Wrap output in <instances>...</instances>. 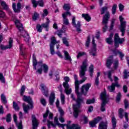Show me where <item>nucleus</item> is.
<instances>
[{
	"label": "nucleus",
	"mask_w": 129,
	"mask_h": 129,
	"mask_svg": "<svg viewBox=\"0 0 129 129\" xmlns=\"http://www.w3.org/2000/svg\"><path fill=\"white\" fill-rule=\"evenodd\" d=\"M87 59H85L82 63V65L81 66V70H80V77L82 78V80L80 81H78V78L77 75H74V78L75 79V91L77 94V100L74 97L73 94H71V97L73 100L76 101V104L74 105V116L75 118L78 117V114L80 110V106L82 103H84V99L81 97L82 94L79 93V84H82L83 82L87 79V78L85 77V72L87 71Z\"/></svg>",
	"instance_id": "nucleus-1"
},
{
	"label": "nucleus",
	"mask_w": 129,
	"mask_h": 129,
	"mask_svg": "<svg viewBox=\"0 0 129 129\" xmlns=\"http://www.w3.org/2000/svg\"><path fill=\"white\" fill-rule=\"evenodd\" d=\"M107 10H108V7L106 6H104L100 9L101 15H103V14H105L106 12V14L104 16L102 22V25L103 26V33H105V32H106V30H107V24H108V20H109V18L110 17L109 12H107Z\"/></svg>",
	"instance_id": "nucleus-2"
},
{
	"label": "nucleus",
	"mask_w": 129,
	"mask_h": 129,
	"mask_svg": "<svg viewBox=\"0 0 129 129\" xmlns=\"http://www.w3.org/2000/svg\"><path fill=\"white\" fill-rule=\"evenodd\" d=\"M15 25H16V27L18 28V30L21 32V36L24 38L25 42L29 43V41H30V36L27 31L24 30V26H23V24L21 23L20 20H16L15 21Z\"/></svg>",
	"instance_id": "nucleus-3"
},
{
	"label": "nucleus",
	"mask_w": 129,
	"mask_h": 129,
	"mask_svg": "<svg viewBox=\"0 0 129 129\" xmlns=\"http://www.w3.org/2000/svg\"><path fill=\"white\" fill-rule=\"evenodd\" d=\"M33 64L34 67L33 69H34V70H37V68H39V67H42L44 72L45 73H48V70H49V67H48V65L45 63L43 64L42 61L37 62L35 54H33Z\"/></svg>",
	"instance_id": "nucleus-4"
},
{
	"label": "nucleus",
	"mask_w": 129,
	"mask_h": 129,
	"mask_svg": "<svg viewBox=\"0 0 129 129\" xmlns=\"http://www.w3.org/2000/svg\"><path fill=\"white\" fill-rule=\"evenodd\" d=\"M54 122L55 124L49 120H47L48 128H51V125L52 127H56V125H58L59 127H62V128L65 129V125H66V124H61L59 123V121H58V118L57 117H54Z\"/></svg>",
	"instance_id": "nucleus-5"
},
{
	"label": "nucleus",
	"mask_w": 129,
	"mask_h": 129,
	"mask_svg": "<svg viewBox=\"0 0 129 129\" xmlns=\"http://www.w3.org/2000/svg\"><path fill=\"white\" fill-rule=\"evenodd\" d=\"M108 95L106 94V91L104 89V91L101 93L100 98L102 101L101 106V111H105V105L107 103L106 99H107Z\"/></svg>",
	"instance_id": "nucleus-6"
},
{
	"label": "nucleus",
	"mask_w": 129,
	"mask_h": 129,
	"mask_svg": "<svg viewBox=\"0 0 129 129\" xmlns=\"http://www.w3.org/2000/svg\"><path fill=\"white\" fill-rule=\"evenodd\" d=\"M72 25L76 29L77 32L78 33H80L81 32V23L80 21H78L76 23V17L75 16H73L72 19Z\"/></svg>",
	"instance_id": "nucleus-7"
},
{
	"label": "nucleus",
	"mask_w": 129,
	"mask_h": 129,
	"mask_svg": "<svg viewBox=\"0 0 129 129\" xmlns=\"http://www.w3.org/2000/svg\"><path fill=\"white\" fill-rule=\"evenodd\" d=\"M114 45L116 48H117L119 46V44H122L123 42H124V39L119 38L118 34H115L114 37Z\"/></svg>",
	"instance_id": "nucleus-8"
},
{
	"label": "nucleus",
	"mask_w": 129,
	"mask_h": 129,
	"mask_svg": "<svg viewBox=\"0 0 129 129\" xmlns=\"http://www.w3.org/2000/svg\"><path fill=\"white\" fill-rule=\"evenodd\" d=\"M25 7V5H23L22 6L20 3H13L12 8L15 13H21V9H23Z\"/></svg>",
	"instance_id": "nucleus-9"
},
{
	"label": "nucleus",
	"mask_w": 129,
	"mask_h": 129,
	"mask_svg": "<svg viewBox=\"0 0 129 129\" xmlns=\"http://www.w3.org/2000/svg\"><path fill=\"white\" fill-rule=\"evenodd\" d=\"M90 87H91V84L88 83L83 85L81 88V94H82L84 95H86Z\"/></svg>",
	"instance_id": "nucleus-10"
},
{
	"label": "nucleus",
	"mask_w": 129,
	"mask_h": 129,
	"mask_svg": "<svg viewBox=\"0 0 129 129\" xmlns=\"http://www.w3.org/2000/svg\"><path fill=\"white\" fill-rule=\"evenodd\" d=\"M32 129H37V127L39 126V120L36 118V115H32Z\"/></svg>",
	"instance_id": "nucleus-11"
},
{
	"label": "nucleus",
	"mask_w": 129,
	"mask_h": 129,
	"mask_svg": "<svg viewBox=\"0 0 129 129\" xmlns=\"http://www.w3.org/2000/svg\"><path fill=\"white\" fill-rule=\"evenodd\" d=\"M115 87H117V88L120 87V85H119V84L117 83H112L111 85L108 86L107 87L108 90L110 92H113V91L115 90Z\"/></svg>",
	"instance_id": "nucleus-12"
},
{
	"label": "nucleus",
	"mask_w": 129,
	"mask_h": 129,
	"mask_svg": "<svg viewBox=\"0 0 129 129\" xmlns=\"http://www.w3.org/2000/svg\"><path fill=\"white\" fill-rule=\"evenodd\" d=\"M13 39L10 38L9 40V45H0V48L2 50H6L7 49H11L12 47H13Z\"/></svg>",
	"instance_id": "nucleus-13"
},
{
	"label": "nucleus",
	"mask_w": 129,
	"mask_h": 129,
	"mask_svg": "<svg viewBox=\"0 0 129 129\" xmlns=\"http://www.w3.org/2000/svg\"><path fill=\"white\" fill-rule=\"evenodd\" d=\"M23 100L25 101V102H28L29 104L31 105V108H33V101H32V98H31V97H28L26 95H24L23 97Z\"/></svg>",
	"instance_id": "nucleus-14"
},
{
	"label": "nucleus",
	"mask_w": 129,
	"mask_h": 129,
	"mask_svg": "<svg viewBox=\"0 0 129 129\" xmlns=\"http://www.w3.org/2000/svg\"><path fill=\"white\" fill-rule=\"evenodd\" d=\"M57 88L59 89V91L60 92V99L61 104H64V103H65V95L63 94V93L62 92V91H63L62 90V85L60 84Z\"/></svg>",
	"instance_id": "nucleus-15"
},
{
	"label": "nucleus",
	"mask_w": 129,
	"mask_h": 129,
	"mask_svg": "<svg viewBox=\"0 0 129 129\" xmlns=\"http://www.w3.org/2000/svg\"><path fill=\"white\" fill-rule=\"evenodd\" d=\"M93 49L92 51H90V54L92 55V56H95V51H96V44H95V40H94V37L93 38L92 42Z\"/></svg>",
	"instance_id": "nucleus-16"
},
{
	"label": "nucleus",
	"mask_w": 129,
	"mask_h": 129,
	"mask_svg": "<svg viewBox=\"0 0 129 129\" xmlns=\"http://www.w3.org/2000/svg\"><path fill=\"white\" fill-rule=\"evenodd\" d=\"M41 87L42 88V92L44 95H45L46 97H48L49 95V94H48L49 92L48 88H47V87H46V86L43 84L41 85Z\"/></svg>",
	"instance_id": "nucleus-17"
},
{
	"label": "nucleus",
	"mask_w": 129,
	"mask_h": 129,
	"mask_svg": "<svg viewBox=\"0 0 129 129\" xmlns=\"http://www.w3.org/2000/svg\"><path fill=\"white\" fill-rule=\"evenodd\" d=\"M110 58H111V59H108L106 60V66L107 68H110V66H111V65H112V63H113V59H112L113 56H110Z\"/></svg>",
	"instance_id": "nucleus-18"
},
{
	"label": "nucleus",
	"mask_w": 129,
	"mask_h": 129,
	"mask_svg": "<svg viewBox=\"0 0 129 129\" xmlns=\"http://www.w3.org/2000/svg\"><path fill=\"white\" fill-rule=\"evenodd\" d=\"M49 104L50 105H54V101H55V93L52 92L51 93L50 96L49 98Z\"/></svg>",
	"instance_id": "nucleus-19"
},
{
	"label": "nucleus",
	"mask_w": 129,
	"mask_h": 129,
	"mask_svg": "<svg viewBox=\"0 0 129 129\" xmlns=\"http://www.w3.org/2000/svg\"><path fill=\"white\" fill-rule=\"evenodd\" d=\"M107 121H102L99 123V129H107Z\"/></svg>",
	"instance_id": "nucleus-20"
},
{
	"label": "nucleus",
	"mask_w": 129,
	"mask_h": 129,
	"mask_svg": "<svg viewBox=\"0 0 129 129\" xmlns=\"http://www.w3.org/2000/svg\"><path fill=\"white\" fill-rule=\"evenodd\" d=\"M64 60L67 61H70V62H71L72 61V59H71V56H70L69 53H68L67 51H64Z\"/></svg>",
	"instance_id": "nucleus-21"
},
{
	"label": "nucleus",
	"mask_w": 129,
	"mask_h": 129,
	"mask_svg": "<svg viewBox=\"0 0 129 129\" xmlns=\"http://www.w3.org/2000/svg\"><path fill=\"white\" fill-rule=\"evenodd\" d=\"M23 110L25 113H29V110H30V109L33 108H31V107H30V106L28 105H26L25 103L23 104Z\"/></svg>",
	"instance_id": "nucleus-22"
},
{
	"label": "nucleus",
	"mask_w": 129,
	"mask_h": 129,
	"mask_svg": "<svg viewBox=\"0 0 129 129\" xmlns=\"http://www.w3.org/2000/svg\"><path fill=\"white\" fill-rule=\"evenodd\" d=\"M1 6L3 9V10H6V11H8V10H9V5L7 4V3H6V2L4 1H1Z\"/></svg>",
	"instance_id": "nucleus-23"
},
{
	"label": "nucleus",
	"mask_w": 129,
	"mask_h": 129,
	"mask_svg": "<svg viewBox=\"0 0 129 129\" xmlns=\"http://www.w3.org/2000/svg\"><path fill=\"white\" fill-rule=\"evenodd\" d=\"M49 24H50V20H49V18H46V22L42 24L41 26L42 28H45L46 29V31H48V27H49Z\"/></svg>",
	"instance_id": "nucleus-24"
},
{
	"label": "nucleus",
	"mask_w": 129,
	"mask_h": 129,
	"mask_svg": "<svg viewBox=\"0 0 129 129\" xmlns=\"http://www.w3.org/2000/svg\"><path fill=\"white\" fill-rule=\"evenodd\" d=\"M58 43H60V41H57V40H56V38H55V37L53 36L51 37V39L50 46H55V45H56V44H58Z\"/></svg>",
	"instance_id": "nucleus-25"
},
{
	"label": "nucleus",
	"mask_w": 129,
	"mask_h": 129,
	"mask_svg": "<svg viewBox=\"0 0 129 129\" xmlns=\"http://www.w3.org/2000/svg\"><path fill=\"white\" fill-rule=\"evenodd\" d=\"M119 19L120 23V27H126V26L125 25V24H126V22L123 21V18L121 16H119Z\"/></svg>",
	"instance_id": "nucleus-26"
},
{
	"label": "nucleus",
	"mask_w": 129,
	"mask_h": 129,
	"mask_svg": "<svg viewBox=\"0 0 129 129\" xmlns=\"http://www.w3.org/2000/svg\"><path fill=\"white\" fill-rule=\"evenodd\" d=\"M26 49V47L25 46H24V44H21L20 46V53L21 55L24 56L25 55V53L24 51H25V49Z\"/></svg>",
	"instance_id": "nucleus-27"
},
{
	"label": "nucleus",
	"mask_w": 129,
	"mask_h": 129,
	"mask_svg": "<svg viewBox=\"0 0 129 129\" xmlns=\"http://www.w3.org/2000/svg\"><path fill=\"white\" fill-rule=\"evenodd\" d=\"M82 17L83 18H84V19L87 21V22H89L90 21V20H91V18L90 17V16H89V15L88 14H83L82 15Z\"/></svg>",
	"instance_id": "nucleus-28"
},
{
	"label": "nucleus",
	"mask_w": 129,
	"mask_h": 129,
	"mask_svg": "<svg viewBox=\"0 0 129 129\" xmlns=\"http://www.w3.org/2000/svg\"><path fill=\"white\" fill-rule=\"evenodd\" d=\"M111 119H112V126L113 129H114L116 127V119L115 118V117H114V116H113L112 117Z\"/></svg>",
	"instance_id": "nucleus-29"
},
{
	"label": "nucleus",
	"mask_w": 129,
	"mask_h": 129,
	"mask_svg": "<svg viewBox=\"0 0 129 129\" xmlns=\"http://www.w3.org/2000/svg\"><path fill=\"white\" fill-rule=\"evenodd\" d=\"M1 100L2 101V102L4 103V104H6L8 103V101H7V98L6 97V96L4 94H1Z\"/></svg>",
	"instance_id": "nucleus-30"
},
{
	"label": "nucleus",
	"mask_w": 129,
	"mask_h": 129,
	"mask_svg": "<svg viewBox=\"0 0 129 129\" xmlns=\"http://www.w3.org/2000/svg\"><path fill=\"white\" fill-rule=\"evenodd\" d=\"M63 10H64V11H70V9H71V6H70V4H64L63 6Z\"/></svg>",
	"instance_id": "nucleus-31"
},
{
	"label": "nucleus",
	"mask_w": 129,
	"mask_h": 129,
	"mask_svg": "<svg viewBox=\"0 0 129 129\" xmlns=\"http://www.w3.org/2000/svg\"><path fill=\"white\" fill-rule=\"evenodd\" d=\"M7 122H11L12 121V115L11 113H8L6 116Z\"/></svg>",
	"instance_id": "nucleus-32"
},
{
	"label": "nucleus",
	"mask_w": 129,
	"mask_h": 129,
	"mask_svg": "<svg viewBox=\"0 0 129 129\" xmlns=\"http://www.w3.org/2000/svg\"><path fill=\"white\" fill-rule=\"evenodd\" d=\"M16 124L18 129H23L24 127L23 126V121L22 120H20L19 123H16Z\"/></svg>",
	"instance_id": "nucleus-33"
},
{
	"label": "nucleus",
	"mask_w": 129,
	"mask_h": 129,
	"mask_svg": "<svg viewBox=\"0 0 129 129\" xmlns=\"http://www.w3.org/2000/svg\"><path fill=\"white\" fill-rule=\"evenodd\" d=\"M123 109L120 108L118 110V115L120 118H123Z\"/></svg>",
	"instance_id": "nucleus-34"
},
{
	"label": "nucleus",
	"mask_w": 129,
	"mask_h": 129,
	"mask_svg": "<svg viewBox=\"0 0 129 129\" xmlns=\"http://www.w3.org/2000/svg\"><path fill=\"white\" fill-rule=\"evenodd\" d=\"M62 43L64 45H66L67 47H69V42L66 37L62 38Z\"/></svg>",
	"instance_id": "nucleus-35"
},
{
	"label": "nucleus",
	"mask_w": 129,
	"mask_h": 129,
	"mask_svg": "<svg viewBox=\"0 0 129 129\" xmlns=\"http://www.w3.org/2000/svg\"><path fill=\"white\" fill-rule=\"evenodd\" d=\"M48 115H49V109H47L45 113L43 114V118L44 119L43 120V122H45L46 118H47Z\"/></svg>",
	"instance_id": "nucleus-36"
},
{
	"label": "nucleus",
	"mask_w": 129,
	"mask_h": 129,
	"mask_svg": "<svg viewBox=\"0 0 129 129\" xmlns=\"http://www.w3.org/2000/svg\"><path fill=\"white\" fill-rule=\"evenodd\" d=\"M13 108L17 111L20 110V107H19V105H18V104L16 102H13Z\"/></svg>",
	"instance_id": "nucleus-37"
},
{
	"label": "nucleus",
	"mask_w": 129,
	"mask_h": 129,
	"mask_svg": "<svg viewBox=\"0 0 129 129\" xmlns=\"http://www.w3.org/2000/svg\"><path fill=\"white\" fill-rule=\"evenodd\" d=\"M116 8H117V5L116 4H114L112 8V14L114 15L116 13Z\"/></svg>",
	"instance_id": "nucleus-38"
},
{
	"label": "nucleus",
	"mask_w": 129,
	"mask_h": 129,
	"mask_svg": "<svg viewBox=\"0 0 129 129\" xmlns=\"http://www.w3.org/2000/svg\"><path fill=\"white\" fill-rule=\"evenodd\" d=\"M123 74V77L124 79H126V78L129 77V72H128L126 70H124Z\"/></svg>",
	"instance_id": "nucleus-39"
},
{
	"label": "nucleus",
	"mask_w": 129,
	"mask_h": 129,
	"mask_svg": "<svg viewBox=\"0 0 129 129\" xmlns=\"http://www.w3.org/2000/svg\"><path fill=\"white\" fill-rule=\"evenodd\" d=\"M121 98V93L120 92L118 93L116 97V102H118L120 101V99Z\"/></svg>",
	"instance_id": "nucleus-40"
},
{
	"label": "nucleus",
	"mask_w": 129,
	"mask_h": 129,
	"mask_svg": "<svg viewBox=\"0 0 129 129\" xmlns=\"http://www.w3.org/2000/svg\"><path fill=\"white\" fill-rule=\"evenodd\" d=\"M0 80L2 83H6V79L4 77V74L0 73Z\"/></svg>",
	"instance_id": "nucleus-41"
},
{
	"label": "nucleus",
	"mask_w": 129,
	"mask_h": 129,
	"mask_svg": "<svg viewBox=\"0 0 129 129\" xmlns=\"http://www.w3.org/2000/svg\"><path fill=\"white\" fill-rule=\"evenodd\" d=\"M69 16L70 17L71 16V13L70 12H66L62 14V18H67V16Z\"/></svg>",
	"instance_id": "nucleus-42"
},
{
	"label": "nucleus",
	"mask_w": 129,
	"mask_h": 129,
	"mask_svg": "<svg viewBox=\"0 0 129 129\" xmlns=\"http://www.w3.org/2000/svg\"><path fill=\"white\" fill-rule=\"evenodd\" d=\"M25 90H26V86H22L21 87V91H20V95L23 96V95H24V93H25Z\"/></svg>",
	"instance_id": "nucleus-43"
},
{
	"label": "nucleus",
	"mask_w": 129,
	"mask_h": 129,
	"mask_svg": "<svg viewBox=\"0 0 129 129\" xmlns=\"http://www.w3.org/2000/svg\"><path fill=\"white\" fill-rule=\"evenodd\" d=\"M39 14H38L37 12H35L32 17V19L33 20H34V21H36V20H38V19H39Z\"/></svg>",
	"instance_id": "nucleus-44"
},
{
	"label": "nucleus",
	"mask_w": 129,
	"mask_h": 129,
	"mask_svg": "<svg viewBox=\"0 0 129 129\" xmlns=\"http://www.w3.org/2000/svg\"><path fill=\"white\" fill-rule=\"evenodd\" d=\"M126 26L120 27V31L121 32V36H124V33H125V28Z\"/></svg>",
	"instance_id": "nucleus-45"
},
{
	"label": "nucleus",
	"mask_w": 129,
	"mask_h": 129,
	"mask_svg": "<svg viewBox=\"0 0 129 129\" xmlns=\"http://www.w3.org/2000/svg\"><path fill=\"white\" fill-rule=\"evenodd\" d=\"M113 65H114V69H115V70H116V69H117L118 67V60H117V59H115L114 60Z\"/></svg>",
	"instance_id": "nucleus-46"
},
{
	"label": "nucleus",
	"mask_w": 129,
	"mask_h": 129,
	"mask_svg": "<svg viewBox=\"0 0 129 129\" xmlns=\"http://www.w3.org/2000/svg\"><path fill=\"white\" fill-rule=\"evenodd\" d=\"M62 85L64 88V90L69 89L70 87V86L69 85V84H68V83H63Z\"/></svg>",
	"instance_id": "nucleus-47"
},
{
	"label": "nucleus",
	"mask_w": 129,
	"mask_h": 129,
	"mask_svg": "<svg viewBox=\"0 0 129 129\" xmlns=\"http://www.w3.org/2000/svg\"><path fill=\"white\" fill-rule=\"evenodd\" d=\"M111 72L112 71H108L107 72V76H108V78L109 79V80L111 81V82H112L113 80H112V79L111 78Z\"/></svg>",
	"instance_id": "nucleus-48"
},
{
	"label": "nucleus",
	"mask_w": 129,
	"mask_h": 129,
	"mask_svg": "<svg viewBox=\"0 0 129 129\" xmlns=\"http://www.w3.org/2000/svg\"><path fill=\"white\" fill-rule=\"evenodd\" d=\"M71 126L72 129H80L81 128V127L79 126V125L77 124H73Z\"/></svg>",
	"instance_id": "nucleus-49"
},
{
	"label": "nucleus",
	"mask_w": 129,
	"mask_h": 129,
	"mask_svg": "<svg viewBox=\"0 0 129 129\" xmlns=\"http://www.w3.org/2000/svg\"><path fill=\"white\" fill-rule=\"evenodd\" d=\"M42 28H43L42 25H40V24H38L36 26L37 31L39 33H41L42 30Z\"/></svg>",
	"instance_id": "nucleus-50"
},
{
	"label": "nucleus",
	"mask_w": 129,
	"mask_h": 129,
	"mask_svg": "<svg viewBox=\"0 0 129 129\" xmlns=\"http://www.w3.org/2000/svg\"><path fill=\"white\" fill-rule=\"evenodd\" d=\"M50 51L51 55H54V54H55V50L54 49V46L50 45Z\"/></svg>",
	"instance_id": "nucleus-51"
},
{
	"label": "nucleus",
	"mask_w": 129,
	"mask_h": 129,
	"mask_svg": "<svg viewBox=\"0 0 129 129\" xmlns=\"http://www.w3.org/2000/svg\"><path fill=\"white\" fill-rule=\"evenodd\" d=\"M63 24L66 26L69 25V20L67 18H63Z\"/></svg>",
	"instance_id": "nucleus-52"
},
{
	"label": "nucleus",
	"mask_w": 129,
	"mask_h": 129,
	"mask_svg": "<svg viewBox=\"0 0 129 129\" xmlns=\"http://www.w3.org/2000/svg\"><path fill=\"white\" fill-rule=\"evenodd\" d=\"M84 55H85V52H80L78 53L77 56V58L78 59H79V58H80V57H82V56H84Z\"/></svg>",
	"instance_id": "nucleus-53"
},
{
	"label": "nucleus",
	"mask_w": 129,
	"mask_h": 129,
	"mask_svg": "<svg viewBox=\"0 0 129 129\" xmlns=\"http://www.w3.org/2000/svg\"><path fill=\"white\" fill-rule=\"evenodd\" d=\"M101 119V117L98 116L97 118H95L93 121L96 124H97V123H98L99 121H100Z\"/></svg>",
	"instance_id": "nucleus-54"
},
{
	"label": "nucleus",
	"mask_w": 129,
	"mask_h": 129,
	"mask_svg": "<svg viewBox=\"0 0 129 129\" xmlns=\"http://www.w3.org/2000/svg\"><path fill=\"white\" fill-rule=\"evenodd\" d=\"M89 44H90V36H88L86 42V46L88 47H89Z\"/></svg>",
	"instance_id": "nucleus-55"
},
{
	"label": "nucleus",
	"mask_w": 129,
	"mask_h": 129,
	"mask_svg": "<svg viewBox=\"0 0 129 129\" xmlns=\"http://www.w3.org/2000/svg\"><path fill=\"white\" fill-rule=\"evenodd\" d=\"M95 102V99H94V98H93L91 100H87L86 103L87 104H91V103H94V102Z\"/></svg>",
	"instance_id": "nucleus-56"
},
{
	"label": "nucleus",
	"mask_w": 129,
	"mask_h": 129,
	"mask_svg": "<svg viewBox=\"0 0 129 129\" xmlns=\"http://www.w3.org/2000/svg\"><path fill=\"white\" fill-rule=\"evenodd\" d=\"M40 102L43 106H46V104H47V102H46V100L44 98H42L40 100Z\"/></svg>",
	"instance_id": "nucleus-57"
},
{
	"label": "nucleus",
	"mask_w": 129,
	"mask_h": 129,
	"mask_svg": "<svg viewBox=\"0 0 129 129\" xmlns=\"http://www.w3.org/2000/svg\"><path fill=\"white\" fill-rule=\"evenodd\" d=\"M106 42L109 45H111V44H112L113 41H112V39L108 38L106 39Z\"/></svg>",
	"instance_id": "nucleus-58"
},
{
	"label": "nucleus",
	"mask_w": 129,
	"mask_h": 129,
	"mask_svg": "<svg viewBox=\"0 0 129 129\" xmlns=\"http://www.w3.org/2000/svg\"><path fill=\"white\" fill-rule=\"evenodd\" d=\"M124 106H125V108L126 109V108H127L128 107V100L125 99L124 101Z\"/></svg>",
	"instance_id": "nucleus-59"
},
{
	"label": "nucleus",
	"mask_w": 129,
	"mask_h": 129,
	"mask_svg": "<svg viewBox=\"0 0 129 129\" xmlns=\"http://www.w3.org/2000/svg\"><path fill=\"white\" fill-rule=\"evenodd\" d=\"M64 92H66V94H71V92H72V89H71V88L67 89L64 90Z\"/></svg>",
	"instance_id": "nucleus-60"
},
{
	"label": "nucleus",
	"mask_w": 129,
	"mask_h": 129,
	"mask_svg": "<svg viewBox=\"0 0 129 129\" xmlns=\"http://www.w3.org/2000/svg\"><path fill=\"white\" fill-rule=\"evenodd\" d=\"M114 22H115L114 19H112V21H111V25L110 26L109 31H111V30H112L113 29V26L114 25Z\"/></svg>",
	"instance_id": "nucleus-61"
},
{
	"label": "nucleus",
	"mask_w": 129,
	"mask_h": 129,
	"mask_svg": "<svg viewBox=\"0 0 129 129\" xmlns=\"http://www.w3.org/2000/svg\"><path fill=\"white\" fill-rule=\"evenodd\" d=\"M34 8H37L38 7V3L36 0H31Z\"/></svg>",
	"instance_id": "nucleus-62"
},
{
	"label": "nucleus",
	"mask_w": 129,
	"mask_h": 129,
	"mask_svg": "<svg viewBox=\"0 0 129 129\" xmlns=\"http://www.w3.org/2000/svg\"><path fill=\"white\" fill-rule=\"evenodd\" d=\"M38 5L39 7H44V2L43 0H39L38 2Z\"/></svg>",
	"instance_id": "nucleus-63"
},
{
	"label": "nucleus",
	"mask_w": 129,
	"mask_h": 129,
	"mask_svg": "<svg viewBox=\"0 0 129 129\" xmlns=\"http://www.w3.org/2000/svg\"><path fill=\"white\" fill-rule=\"evenodd\" d=\"M90 126H91L92 127H94V126H96V124L95 123V122H94V120L89 122Z\"/></svg>",
	"instance_id": "nucleus-64"
}]
</instances>
